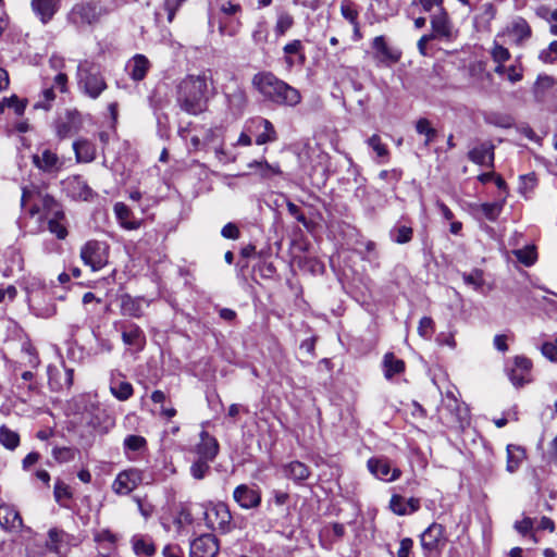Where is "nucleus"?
Wrapping results in <instances>:
<instances>
[{
  "label": "nucleus",
  "instance_id": "1",
  "mask_svg": "<svg viewBox=\"0 0 557 557\" xmlns=\"http://www.w3.org/2000/svg\"><path fill=\"white\" fill-rule=\"evenodd\" d=\"M207 90L208 83L205 75H188L177 85V104L186 113L197 115L206 110Z\"/></svg>",
  "mask_w": 557,
  "mask_h": 557
},
{
  "label": "nucleus",
  "instance_id": "2",
  "mask_svg": "<svg viewBox=\"0 0 557 557\" xmlns=\"http://www.w3.org/2000/svg\"><path fill=\"white\" fill-rule=\"evenodd\" d=\"M109 10L99 0L75 3L66 14V21L78 32L91 28L109 14Z\"/></svg>",
  "mask_w": 557,
  "mask_h": 557
},
{
  "label": "nucleus",
  "instance_id": "3",
  "mask_svg": "<svg viewBox=\"0 0 557 557\" xmlns=\"http://www.w3.org/2000/svg\"><path fill=\"white\" fill-rule=\"evenodd\" d=\"M76 76L78 89L91 99H98L108 87L101 66L88 60L79 62Z\"/></svg>",
  "mask_w": 557,
  "mask_h": 557
},
{
  "label": "nucleus",
  "instance_id": "4",
  "mask_svg": "<svg viewBox=\"0 0 557 557\" xmlns=\"http://www.w3.org/2000/svg\"><path fill=\"white\" fill-rule=\"evenodd\" d=\"M420 543L425 557H440L447 544L445 527L433 522L420 535Z\"/></svg>",
  "mask_w": 557,
  "mask_h": 557
},
{
  "label": "nucleus",
  "instance_id": "5",
  "mask_svg": "<svg viewBox=\"0 0 557 557\" xmlns=\"http://www.w3.org/2000/svg\"><path fill=\"white\" fill-rule=\"evenodd\" d=\"M197 509H199L200 515L203 516L206 525L210 530H218L221 533L231 531L232 515L225 504L220 503L211 508H205L201 505Z\"/></svg>",
  "mask_w": 557,
  "mask_h": 557
},
{
  "label": "nucleus",
  "instance_id": "6",
  "mask_svg": "<svg viewBox=\"0 0 557 557\" xmlns=\"http://www.w3.org/2000/svg\"><path fill=\"white\" fill-rule=\"evenodd\" d=\"M430 24L432 29L430 35L435 40L451 42L456 39L457 30L454 28V24L446 9L431 14Z\"/></svg>",
  "mask_w": 557,
  "mask_h": 557
},
{
  "label": "nucleus",
  "instance_id": "7",
  "mask_svg": "<svg viewBox=\"0 0 557 557\" xmlns=\"http://www.w3.org/2000/svg\"><path fill=\"white\" fill-rule=\"evenodd\" d=\"M81 257L94 271L100 270L108 263V245L103 242L89 240L82 247Z\"/></svg>",
  "mask_w": 557,
  "mask_h": 557
},
{
  "label": "nucleus",
  "instance_id": "8",
  "mask_svg": "<svg viewBox=\"0 0 557 557\" xmlns=\"http://www.w3.org/2000/svg\"><path fill=\"white\" fill-rule=\"evenodd\" d=\"M532 361L524 356H517L506 367L507 375L516 387H522L532 381Z\"/></svg>",
  "mask_w": 557,
  "mask_h": 557
},
{
  "label": "nucleus",
  "instance_id": "9",
  "mask_svg": "<svg viewBox=\"0 0 557 557\" xmlns=\"http://www.w3.org/2000/svg\"><path fill=\"white\" fill-rule=\"evenodd\" d=\"M220 546L213 534H203L190 543L189 557H215Z\"/></svg>",
  "mask_w": 557,
  "mask_h": 557
},
{
  "label": "nucleus",
  "instance_id": "10",
  "mask_svg": "<svg viewBox=\"0 0 557 557\" xmlns=\"http://www.w3.org/2000/svg\"><path fill=\"white\" fill-rule=\"evenodd\" d=\"M369 471L377 479L393 482L400 476L398 468H392L391 461L385 457H373L368 460Z\"/></svg>",
  "mask_w": 557,
  "mask_h": 557
},
{
  "label": "nucleus",
  "instance_id": "11",
  "mask_svg": "<svg viewBox=\"0 0 557 557\" xmlns=\"http://www.w3.org/2000/svg\"><path fill=\"white\" fill-rule=\"evenodd\" d=\"M143 476L137 469H129L117 474L112 484V490L119 495H127L134 491L140 483Z\"/></svg>",
  "mask_w": 557,
  "mask_h": 557
},
{
  "label": "nucleus",
  "instance_id": "12",
  "mask_svg": "<svg viewBox=\"0 0 557 557\" xmlns=\"http://www.w3.org/2000/svg\"><path fill=\"white\" fill-rule=\"evenodd\" d=\"M253 87L267 99L278 96V78L271 72H260L252 78Z\"/></svg>",
  "mask_w": 557,
  "mask_h": 557
},
{
  "label": "nucleus",
  "instance_id": "13",
  "mask_svg": "<svg viewBox=\"0 0 557 557\" xmlns=\"http://www.w3.org/2000/svg\"><path fill=\"white\" fill-rule=\"evenodd\" d=\"M234 500L244 509L257 508L261 503V494L253 485L240 484L233 492Z\"/></svg>",
  "mask_w": 557,
  "mask_h": 557
},
{
  "label": "nucleus",
  "instance_id": "14",
  "mask_svg": "<svg viewBox=\"0 0 557 557\" xmlns=\"http://www.w3.org/2000/svg\"><path fill=\"white\" fill-rule=\"evenodd\" d=\"M62 0H32L30 8L39 21L46 25L52 21L61 8Z\"/></svg>",
  "mask_w": 557,
  "mask_h": 557
},
{
  "label": "nucleus",
  "instance_id": "15",
  "mask_svg": "<svg viewBox=\"0 0 557 557\" xmlns=\"http://www.w3.org/2000/svg\"><path fill=\"white\" fill-rule=\"evenodd\" d=\"M284 61L286 67L292 70L294 66L301 67L306 62L305 47L302 42L295 39L283 47Z\"/></svg>",
  "mask_w": 557,
  "mask_h": 557
},
{
  "label": "nucleus",
  "instance_id": "16",
  "mask_svg": "<svg viewBox=\"0 0 557 557\" xmlns=\"http://www.w3.org/2000/svg\"><path fill=\"white\" fill-rule=\"evenodd\" d=\"M494 149L492 141H484L468 152V159L479 165L494 166Z\"/></svg>",
  "mask_w": 557,
  "mask_h": 557
},
{
  "label": "nucleus",
  "instance_id": "17",
  "mask_svg": "<svg viewBox=\"0 0 557 557\" xmlns=\"http://www.w3.org/2000/svg\"><path fill=\"white\" fill-rule=\"evenodd\" d=\"M110 392L120 401L128 400L133 394V385L124 380V375L121 372H114L110 377Z\"/></svg>",
  "mask_w": 557,
  "mask_h": 557
},
{
  "label": "nucleus",
  "instance_id": "18",
  "mask_svg": "<svg viewBox=\"0 0 557 557\" xmlns=\"http://www.w3.org/2000/svg\"><path fill=\"white\" fill-rule=\"evenodd\" d=\"M256 131V144L263 145L275 139V128L271 122L263 117H256L250 121L249 131Z\"/></svg>",
  "mask_w": 557,
  "mask_h": 557
},
{
  "label": "nucleus",
  "instance_id": "19",
  "mask_svg": "<svg viewBox=\"0 0 557 557\" xmlns=\"http://www.w3.org/2000/svg\"><path fill=\"white\" fill-rule=\"evenodd\" d=\"M122 341L125 345L141 350L146 344V336L137 324L125 323L122 325Z\"/></svg>",
  "mask_w": 557,
  "mask_h": 557
},
{
  "label": "nucleus",
  "instance_id": "20",
  "mask_svg": "<svg viewBox=\"0 0 557 557\" xmlns=\"http://www.w3.org/2000/svg\"><path fill=\"white\" fill-rule=\"evenodd\" d=\"M219 451L216 440L207 431L200 433V443L196 446L198 458L212 461Z\"/></svg>",
  "mask_w": 557,
  "mask_h": 557
},
{
  "label": "nucleus",
  "instance_id": "21",
  "mask_svg": "<svg viewBox=\"0 0 557 557\" xmlns=\"http://www.w3.org/2000/svg\"><path fill=\"white\" fill-rule=\"evenodd\" d=\"M507 34L513 37L515 45L521 46L531 37L532 29L523 17H516L507 27Z\"/></svg>",
  "mask_w": 557,
  "mask_h": 557
},
{
  "label": "nucleus",
  "instance_id": "22",
  "mask_svg": "<svg viewBox=\"0 0 557 557\" xmlns=\"http://www.w3.org/2000/svg\"><path fill=\"white\" fill-rule=\"evenodd\" d=\"M33 163L39 170L48 173L59 171L62 166V162L60 161L58 154L49 149H45L41 154H34Z\"/></svg>",
  "mask_w": 557,
  "mask_h": 557
},
{
  "label": "nucleus",
  "instance_id": "23",
  "mask_svg": "<svg viewBox=\"0 0 557 557\" xmlns=\"http://www.w3.org/2000/svg\"><path fill=\"white\" fill-rule=\"evenodd\" d=\"M150 69V62L144 54L134 55L127 63L126 70L133 81H143Z\"/></svg>",
  "mask_w": 557,
  "mask_h": 557
},
{
  "label": "nucleus",
  "instance_id": "24",
  "mask_svg": "<svg viewBox=\"0 0 557 557\" xmlns=\"http://www.w3.org/2000/svg\"><path fill=\"white\" fill-rule=\"evenodd\" d=\"M73 149L77 162L89 163L96 159V146L87 139L74 141Z\"/></svg>",
  "mask_w": 557,
  "mask_h": 557
},
{
  "label": "nucleus",
  "instance_id": "25",
  "mask_svg": "<svg viewBox=\"0 0 557 557\" xmlns=\"http://www.w3.org/2000/svg\"><path fill=\"white\" fill-rule=\"evenodd\" d=\"M554 85V77L546 74L539 75L532 88L535 101L543 103L546 100L548 91L553 88Z\"/></svg>",
  "mask_w": 557,
  "mask_h": 557
},
{
  "label": "nucleus",
  "instance_id": "26",
  "mask_svg": "<svg viewBox=\"0 0 557 557\" xmlns=\"http://www.w3.org/2000/svg\"><path fill=\"white\" fill-rule=\"evenodd\" d=\"M4 515L0 517V525L5 531H16L23 525L22 517L18 511L9 506H0Z\"/></svg>",
  "mask_w": 557,
  "mask_h": 557
},
{
  "label": "nucleus",
  "instance_id": "27",
  "mask_svg": "<svg viewBox=\"0 0 557 557\" xmlns=\"http://www.w3.org/2000/svg\"><path fill=\"white\" fill-rule=\"evenodd\" d=\"M67 189L70 195L76 199L86 201L92 197V189L78 176L72 177L67 181Z\"/></svg>",
  "mask_w": 557,
  "mask_h": 557
},
{
  "label": "nucleus",
  "instance_id": "28",
  "mask_svg": "<svg viewBox=\"0 0 557 557\" xmlns=\"http://www.w3.org/2000/svg\"><path fill=\"white\" fill-rule=\"evenodd\" d=\"M114 213L124 228L137 230L140 227V221L133 219L131 209L124 202H116L114 205Z\"/></svg>",
  "mask_w": 557,
  "mask_h": 557
},
{
  "label": "nucleus",
  "instance_id": "29",
  "mask_svg": "<svg viewBox=\"0 0 557 557\" xmlns=\"http://www.w3.org/2000/svg\"><path fill=\"white\" fill-rule=\"evenodd\" d=\"M143 304V298H135L129 295H123L121 297V312L123 315L140 318L144 313Z\"/></svg>",
  "mask_w": 557,
  "mask_h": 557
},
{
  "label": "nucleus",
  "instance_id": "30",
  "mask_svg": "<svg viewBox=\"0 0 557 557\" xmlns=\"http://www.w3.org/2000/svg\"><path fill=\"white\" fill-rule=\"evenodd\" d=\"M49 542L47 543V548L50 552L55 554H60L61 547L63 544H69L72 540V536L67 534L65 531L52 528L48 532Z\"/></svg>",
  "mask_w": 557,
  "mask_h": 557
},
{
  "label": "nucleus",
  "instance_id": "31",
  "mask_svg": "<svg viewBox=\"0 0 557 557\" xmlns=\"http://www.w3.org/2000/svg\"><path fill=\"white\" fill-rule=\"evenodd\" d=\"M133 550L137 556H152L156 553V547L152 540L147 535L136 534L131 540Z\"/></svg>",
  "mask_w": 557,
  "mask_h": 557
},
{
  "label": "nucleus",
  "instance_id": "32",
  "mask_svg": "<svg viewBox=\"0 0 557 557\" xmlns=\"http://www.w3.org/2000/svg\"><path fill=\"white\" fill-rule=\"evenodd\" d=\"M372 48L376 51L381 61L397 62L400 58L398 52H395L388 48L384 36L375 37L372 41Z\"/></svg>",
  "mask_w": 557,
  "mask_h": 557
},
{
  "label": "nucleus",
  "instance_id": "33",
  "mask_svg": "<svg viewBox=\"0 0 557 557\" xmlns=\"http://www.w3.org/2000/svg\"><path fill=\"white\" fill-rule=\"evenodd\" d=\"M525 457V451L522 447L509 444L507 446V466L506 469L508 472H516L521 466L523 459Z\"/></svg>",
  "mask_w": 557,
  "mask_h": 557
},
{
  "label": "nucleus",
  "instance_id": "34",
  "mask_svg": "<svg viewBox=\"0 0 557 557\" xmlns=\"http://www.w3.org/2000/svg\"><path fill=\"white\" fill-rule=\"evenodd\" d=\"M496 7L492 2H485L479 7V13L474 22L479 27L487 28L496 15Z\"/></svg>",
  "mask_w": 557,
  "mask_h": 557
},
{
  "label": "nucleus",
  "instance_id": "35",
  "mask_svg": "<svg viewBox=\"0 0 557 557\" xmlns=\"http://www.w3.org/2000/svg\"><path fill=\"white\" fill-rule=\"evenodd\" d=\"M484 122L496 127L510 128L513 126L515 120L508 113L491 111L484 114Z\"/></svg>",
  "mask_w": 557,
  "mask_h": 557
},
{
  "label": "nucleus",
  "instance_id": "36",
  "mask_svg": "<svg viewBox=\"0 0 557 557\" xmlns=\"http://www.w3.org/2000/svg\"><path fill=\"white\" fill-rule=\"evenodd\" d=\"M124 454L132 459L131 453H143L147 449V440L140 435H127L123 442Z\"/></svg>",
  "mask_w": 557,
  "mask_h": 557
},
{
  "label": "nucleus",
  "instance_id": "37",
  "mask_svg": "<svg viewBox=\"0 0 557 557\" xmlns=\"http://www.w3.org/2000/svg\"><path fill=\"white\" fill-rule=\"evenodd\" d=\"M413 237V228L411 226L397 223L389 231L392 242L404 245L411 242Z\"/></svg>",
  "mask_w": 557,
  "mask_h": 557
},
{
  "label": "nucleus",
  "instance_id": "38",
  "mask_svg": "<svg viewBox=\"0 0 557 557\" xmlns=\"http://www.w3.org/2000/svg\"><path fill=\"white\" fill-rule=\"evenodd\" d=\"M383 366L387 379H392L405 370V362L401 359H397L393 352H387L384 356Z\"/></svg>",
  "mask_w": 557,
  "mask_h": 557
},
{
  "label": "nucleus",
  "instance_id": "39",
  "mask_svg": "<svg viewBox=\"0 0 557 557\" xmlns=\"http://www.w3.org/2000/svg\"><path fill=\"white\" fill-rule=\"evenodd\" d=\"M416 132L419 135H423L424 147H429L431 143H433L437 136V131L432 126L431 122L425 117H420L414 125Z\"/></svg>",
  "mask_w": 557,
  "mask_h": 557
},
{
  "label": "nucleus",
  "instance_id": "40",
  "mask_svg": "<svg viewBox=\"0 0 557 557\" xmlns=\"http://www.w3.org/2000/svg\"><path fill=\"white\" fill-rule=\"evenodd\" d=\"M301 100V95L298 89L289 86L287 83L281 81V103L294 107Z\"/></svg>",
  "mask_w": 557,
  "mask_h": 557
},
{
  "label": "nucleus",
  "instance_id": "41",
  "mask_svg": "<svg viewBox=\"0 0 557 557\" xmlns=\"http://www.w3.org/2000/svg\"><path fill=\"white\" fill-rule=\"evenodd\" d=\"M284 472L286 476L295 481H302L309 476L308 467L299 461L290 462L284 468Z\"/></svg>",
  "mask_w": 557,
  "mask_h": 557
},
{
  "label": "nucleus",
  "instance_id": "42",
  "mask_svg": "<svg viewBox=\"0 0 557 557\" xmlns=\"http://www.w3.org/2000/svg\"><path fill=\"white\" fill-rule=\"evenodd\" d=\"M199 506L200 505L184 507L180 510L177 517L174 520V523L178 529L194 523V515H200L199 509H197Z\"/></svg>",
  "mask_w": 557,
  "mask_h": 557
},
{
  "label": "nucleus",
  "instance_id": "43",
  "mask_svg": "<svg viewBox=\"0 0 557 557\" xmlns=\"http://www.w3.org/2000/svg\"><path fill=\"white\" fill-rule=\"evenodd\" d=\"M0 443L8 449L14 450L20 445V435L7 428L0 426Z\"/></svg>",
  "mask_w": 557,
  "mask_h": 557
},
{
  "label": "nucleus",
  "instance_id": "44",
  "mask_svg": "<svg viewBox=\"0 0 557 557\" xmlns=\"http://www.w3.org/2000/svg\"><path fill=\"white\" fill-rule=\"evenodd\" d=\"M55 99V92H54V86H51L49 84H45L40 99L34 104L35 109H44L49 110L52 106V102Z\"/></svg>",
  "mask_w": 557,
  "mask_h": 557
},
{
  "label": "nucleus",
  "instance_id": "45",
  "mask_svg": "<svg viewBox=\"0 0 557 557\" xmlns=\"http://www.w3.org/2000/svg\"><path fill=\"white\" fill-rule=\"evenodd\" d=\"M411 8L420 7L424 13L440 12L444 10V0H412L410 3Z\"/></svg>",
  "mask_w": 557,
  "mask_h": 557
},
{
  "label": "nucleus",
  "instance_id": "46",
  "mask_svg": "<svg viewBox=\"0 0 557 557\" xmlns=\"http://www.w3.org/2000/svg\"><path fill=\"white\" fill-rule=\"evenodd\" d=\"M230 108L236 113L239 114L243 112L247 98L246 94L242 89H236L232 94L227 96Z\"/></svg>",
  "mask_w": 557,
  "mask_h": 557
},
{
  "label": "nucleus",
  "instance_id": "47",
  "mask_svg": "<svg viewBox=\"0 0 557 557\" xmlns=\"http://www.w3.org/2000/svg\"><path fill=\"white\" fill-rule=\"evenodd\" d=\"M7 108H12L17 115H22L25 111L26 103L20 100L17 96L13 95L0 100V114H2Z\"/></svg>",
  "mask_w": 557,
  "mask_h": 557
},
{
  "label": "nucleus",
  "instance_id": "48",
  "mask_svg": "<svg viewBox=\"0 0 557 557\" xmlns=\"http://www.w3.org/2000/svg\"><path fill=\"white\" fill-rule=\"evenodd\" d=\"M341 13L343 17L351 25L359 23V11L357 5L351 0H343L341 3Z\"/></svg>",
  "mask_w": 557,
  "mask_h": 557
},
{
  "label": "nucleus",
  "instance_id": "49",
  "mask_svg": "<svg viewBox=\"0 0 557 557\" xmlns=\"http://www.w3.org/2000/svg\"><path fill=\"white\" fill-rule=\"evenodd\" d=\"M462 278L467 285H471L475 290H479L484 284L483 272L479 269H474L470 273H463Z\"/></svg>",
  "mask_w": 557,
  "mask_h": 557
},
{
  "label": "nucleus",
  "instance_id": "50",
  "mask_svg": "<svg viewBox=\"0 0 557 557\" xmlns=\"http://www.w3.org/2000/svg\"><path fill=\"white\" fill-rule=\"evenodd\" d=\"M491 57L495 63H505L510 59L511 54L506 47L494 41L491 49Z\"/></svg>",
  "mask_w": 557,
  "mask_h": 557
},
{
  "label": "nucleus",
  "instance_id": "51",
  "mask_svg": "<svg viewBox=\"0 0 557 557\" xmlns=\"http://www.w3.org/2000/svg\"><path fill=\"white\" fill-rule=\"evenodd\" d=\"M76 450L71 447H54L52 450L53 458L60 463L74 460Z\"/></svg>",
  "mask_w": 557,
  "mask_h": 557
},
{
  "label": "nucleus",
  "instance_id": "52",
  "mask_svg": "<svg viewBox=\"0 0 557 557\" xmlns=\"http://www.w3.org/2000/svg\"><path fill=\"white\" fill-rule=\"evenodd\" d=\"M389 509L395 515H397V516H406V515H408L406 499L403 496L398 495V494H394L391 497Z\"/></svg>",
  "mask_w": 557,
  "mask_h": 557
},
{
  "label": "nucleus",
  "instance_id": "53",
  "mask_svg": "<svg viewBox=\"0 0 557 557\" xmlns=\"http://www.w3.org/2000/svg\"><path fill=\"white\" fill-rule=\"evenodd\" d=\"M48 230L55 235L58 239H65L67 236V221H49L47 222Z\"/></svg>",
  "mask_w": 557,
  "mask_h": 557
},
{
  "label": "nucleus",
  "instance_id": "54",
  "mask_svg": "<svg viewBox=\"0 0 557 557\" xmlns=\"http://www.w3.org/2000/svg\"><path fill=\"white\" fill-rule=\"evenodd\" d=\"M209 462V460L198 458L190 467L191 475L197 480L203 479L210 469Z\"/></svg>",
  "mask_w": 557,
  "mask_h": 557
},
{
  "label": "nucleus",
  "instance_id": "55",
  "mask_svg": "<svg viewBox=\"0 0 557 557\" xmlns=\"http://www.w3.org/2000/svg\"><path fill=\"white\" fill-rule=\"evenodd\" d=\"M515 255L517 259L527 267L532 265L536 259V252L534 247L519 249L515 252Z\"/></svg>",
  "mask_w": 557,
  "mask_h": 557
},
{
  "label": "nucleus",
  "instance_id": "56",
  "mask_svg": "<svg viewBox=\"0 0 557 557\" xmlns=\"http://www.w3.org/2000/svg\"><path fill=\"white\" fill-rule=\"evenodd\" d=\"M503 205L499 202H486L481 205V210L486 216V219L491 221H495L500 211H502Z\"/></svg>",
  "mask_w": 557,
  "mask_h": 557
},
{
  "label": "nucleus",
  "instance_id": "57",
  "mask_svg": "<svg viewBox=\"0 0 557 557\" xmlns=\"http://www.w3.org/2000/svg\"><path fill=\"white\" fill-rule=\"evenodd\" d=\"M49 384L53 389H62V388H70L73 385V370L72 369H65L64 371V382L58 383L52 374L50 373L49 376Z\"/></svg>",
  "mask_w": 557,
  "mask_h": 557
},
{
  "label": "nucleus",
  "instance_id": "58",
  "mask_svg": "<svg viewBox=\"0 0 557 557\" xmlns=\"http://www.w3.org/2000/svg\"><path fill=\"white\" fill-rule=\"evenodd\" d=\"M94 540L97 543H109L112 546L117 542V535L109 529H102L94 534Z\"/></svg>",
  "mask_w": 557,
  "mask_h": 557
},
{
  "label": "nucleus",
  "instance_id": "59",
  "mask_svg": "<svg viewBox=\"0 0 557 557\" xmlns=\"http://www.w3.org/2000/svg\"><path fill=\"white\" fill-rule=\"evenodd\" d=\"M507 78L513 84L520 82L523 78V67L519 62V58L515 64H511L507 67Z\"/></svg>",
  "mask_w": 557,
  "mask_h": 557
},
{
  "label": "nucleus",
  "instance_id": "60",
  "mask_svg": "<svg viewBox=\"0 0 557 557\" xmlns=\"http://www.w3.org/2000/svg\"><path fill=\"white\" fill-rule=\"evenodd\" d=\"M368 145L376 152L379 157H386L388 154V150L386 146L382 143L379 135H372L368 139Z\"/></svg>",
  "mask_w": 557,
  "mask_h": 557
},
{
  "label": "nucleus",
  "instance_id": "61",
  "mask_svg": "<svg viewBox=\"0 0 557 557\" xmlns=\"http://www.w3.org/2000/svg\"><path fill=\"white\" fill-rule=\"evenodd\" d=\"M434 331V322L430 317H423L418 326V332L422 337H431Z\"/></svg>",
  "mask_w": 557,
  "mask_h": 557
},
{
  "label": "nucleus",
  "instance_id": "62",
  "mask_svg": "<svg viewBox=\"0 0 557 557\" xmlns=\"http://www.w3.org/2000/svg\"><path fill=\"white\" fill-rule=\"evenodd\" d=\"M53 494H54V497L57 499V502H60L61 499L63 498H71L72 497V493L70 491V487L67 484H65L63 481L61 480H57L55 484H54V491H53Z\"/></svg>",
  "mask_w": 557,
  "mask_h": 557
},
{
  "label": "nucleus",
  "instance_id": "63",
  "mask_svg": "<svg viewBox=\"0 0 557 557\" xmlns=\"http://www.w3.org/2000/svg\"><path fill=\"white\" fill-rule=\"evenodd\" d=\"M535 14L547 22H557V9L550 10L547 5H540L535 9Z\"/></svg>",
  "mask_w": 557,
  "mask_h": 557
},
{
  "label": "nucleus",
  "instance_id": "64",
  "mask_svg": "<svg viewBox=\"0 0 557 557\" xmlns=\"http://www.w3.org/2000/svg\"><path fill=\"white\" fill-rule=\"evenodd\" d=\"M542 354L550 361H557V338L542 345Z\"/></svg>",
  "mask_w": 557,
  "mask_h": 557
}]
</instances>
